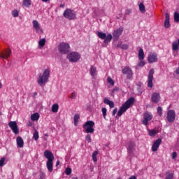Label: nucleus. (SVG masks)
<instances>
[{"instance_id":"1","label":"nucleus","mask_w":179,"mask_h":179,"mask_svg":"<svg viewBox=\"0 0 179 179\" xmlns=\"http://www.w3.org/2000/svg\"><path fill=\"white\" fill-rule=\"evenodd\" d=\"M44 157L45 159H48V161L46 162V167L48 170L49 173H52L53 167H54V159H55V157H54V154L50 150H45L44 152Z\"/></svg>"},{"instance_id":"2","label":"nucleus","mask_w":179,"mask_h":179,"mask_svg":"<svg viewBox=\"0 0 179 179\" xmlns=\"http://www.w3.org/2000/svg\"><path fill=\"white\" fill-rule=\"evenodd\" d=\"M134 103H135V98L130 97L120 108V110L117 112V116L121 117V115H122V113H125V111H127V110H128V108H129L131 106H134Z\"/></svg>"},{"instance_id":"3","label":"nucleus","mask_w":179,"mask_h":179,"mask_svg":"<svg viewBox=\"0 0 179 179\" xmlns=\"http://www.w3.org/2000/svg\"><path fill=\"white\" fill-rule=\"evenodd\" d=\"M50 69H46L43 73V75L39 76L37 80V83L43 87V86H45L47 83L48 82V79H50Z\"/></svg>"},{"instance_id":"4","label":"nucleus","mask_w":179,"mask_h":179,"mask_svg":"<svg viewBox=\"0 0 179 179\" xmlns=\"http://www.w3.org/2000/svg\"><path fill=\"white\" fill-rule=\"evenodd\" d=\"M94 122L92 120L87 121L83 125V128L87 134H93L94 132Z\"/></svg>"},{"instance_id":"5","label":"nucleus","mask_w":179,"mask_h":179,"mask_svg":"<svg viewBox=\"0 0 179 179\" xmlns=\"http://www.w3.org/2000/svg\"><path fill=\"white\" fill-rule=\"evenodd\" d=\"M58 50L61 54H68L71 51V46L66 43H60L58 45Z\"/></svg>"},{"instance_id":"6","label":"nucleus","mask_w":179,"mask_h":179,"mask_svg":"<svg viewBox=\"0 0 179 179\" xmlns=\"http://www.w3.org/2000/svg\"><path fill=\"white\" fill-rule=\"evenodd\" d=\"M64 17L69 20H75L76 19V13L71 8H66L63 13Z\"/></svg>"},{"instance_id":"7","label":"nucleus","mask_w":179,"mask_h":179,"mask_svg":"<svg viewBox=\"0 0 179 179\" xmlns=\"http://www.w3.org/2000/svg\"><path fill=\"white\" fill-rule=\"evenodd\" d=\"M97 36L99 38L104 40L105 44H107V43H110L113 40V35H111V34H108L107 35L106 34V33L97 31Z\"/></svg>"},{"instance_id":"8","label":"nucleus","mask_w":179,"mask_h":179,"mask_svg":"<svg viewBox=\"0 0 179 179\" xmlns=\"http://www.w3.org/2000/svg\"><path fill=\"white\" fill-rule=\"evenodd\" d=\"M143 119L142 120L143 125L148 127L149 125V121H152L153 119V115L150 112H145L143 115Z\"/></svg>"},{"instance_id":"9","label":"nucleus","mask_w":179,"mask_h":179,"mask_svg":"<svg viewBox=\"0 0 179 179\" xmlns=\"http://www.w3.org/2000/svg\"><path fill=\"white\" fill-rule=\"evenodd\" d=\"M67 59H69L70 62H78V61L80 59V55L76 52H71L67 55Z\"/></svg>"},{"instance_id":"10","label":"nucleus","mask_w":179,"mask_h":179,"mask_svg":"<svg viewBox=\"0 0 179 179\" xmlns=\"http://www.w3.org/2000/svg\"><path fill=\"white\" fill-rule=\"evenodd\" d=\"M153 75H155V69H151L148 73V80H147V86L152 89L153 87Z\"/></svg>"},{"instance_id":"11","label":"nucleus","mask_w":179,"mask_h":179,"mask_svg":"<svg viewBox=\"0 0 179 179\" xmlns=\"http://www.w3.org/2000/svg\"><path fill=\"white\" fill-rule=\"evenodd\" d=\"M122 72L123 75H126L127 79H132L134 72L132 71V69H131L130 66H125L122 69Z\"/></svg>"},{"instance_id":"12","label":"nucleus","mask_w":179,"mask_h":179,"mask_svg":"<svg viewBox=\"0 0 179 179\" xmlns=\"http://www.w3.org/2000/svg\"><path fill=\"white\" fill-rule=\"evenodd\" d=\"M166 120L168 122H174L176 121V111L174 110H169L166 113Z\"/></svg>"},{"instance_id":"13","label":"nucleus","mask_w":179,"mask_h":179,"mask_svg":"<svg viewBox=\"0 0 179 179\" xmlns=\"http://www.w3.org/2000/svg\"><path fill=\"white\" fill-rule=\"evenodd\" d=\"M122 31H124V27H120L117 29L115 30L113 33V40L115 41H118L120 40V36L122 34Z\"/></svg>"},{"instance_id":"14","label":"nucleus","mask_w":179,"mask_h":179,"mask_svg":"<svg viewBox=\"0 0 179 179\" xmlns=\"http://www.w3.org/2000/svg\"><path fill=\"white\" fill-rule=\"evenodd\" d=\"M162 99V96H160V93L153 92L151 94V101L154 103V104H157V103L160 102Z\"/></svg>"},{"instance_id":"15","label":"nucleus","mask_w":179,"mask_h":179,"mask_svg":"<svg viewBox=\"0 0 179 179\" xmlns=\"http://www.w3.org/2000/svg\"><path fill=\"white\" fill-rule=\"evenodd\" d=\"M8 127L13 131L15 135H19V128L17 127V123L15 121H10L8 123Z\"/></svg>"},{"instance_id":"16","label":"nucleus","mask_w":179,"mask_h":179,"mask_svg":"<svg viewBox=\"0 0 179 179\" xmlns=\"http://www.w3.org/2000/svg\"><path fill=\"white\" fill-rule=\"evenodd\" d=\"M135 146H136V145L135 144V142L130 141L129 143L128 147H127V152L129 156H132V155H134V152H135Z\"/></svg>"},{"instance_id":"17","label":"nucleus","mask_w":179,"mask_h":179,"mask_svg":"<svg viewBox=\"0 0 179 179\" xmlns=\"http://www.w3.org/2000/svg\"><path fill=\"white\" fill-rule=\"evenodd\" d=\"M33 28L34 29L36 33H41L43 34V29H41V27H40V24L38 23V21L34 20L32 22Z\"/></svg>"},{"instance_id":"18","label":"nucleus","mask_w":179,"mask_h":179,"mask_svg":"<svg viewBox=\"0 0 179 179\" xmlns=\"http://www.w3.org/2000/svg\"><path fill=\"white\" fill-rule=\"evenodd\" d=\"M148 61L149 64H154V62H157V54L155 52H151L148 57Z\"/></svg>"},{"instance_id":"19","label":"nucleus","mask_w":179,"mask_h":179,"mask_svg":"<svg viewBox=\"0 0 179 179\" xmlns=\"http://www.w3.org/2000/svg\"><path fill=\"white\" fill-rule=\"evenodd\" d=\"M10 54H12V50L7 49L0 54V57L3 59H8V58H10Z\"/></svg>"},{"instance_id":"20","label":"nucleus","mask_w":179,"mask_h":179,"mask_svg":"<svg viewBox=\"0 0 179 179\" xmlns=\"http://www.w3.org/2000/svg\"><path fill=\"white\" fill-rule=\"evenodd\" d=\"M160 145H162V139L158 138L154 142L152 146V152H157V149H159Z\"/></svg>"},{"instance_id":"21","label":"nucleus","mask_w":179,"mask_h":179,"mask_svg":"<svg viewBox=\"0 0 179 179\" xmlns=\"http://www.w3.org/2000/svg\"><path fill=\"white\" fill-rule=\"evenodd\" d=\"M164 27L166 29H170L171 24H170V15L169 13H166L165 14V20H164Z\"/></svg>"},{"instance_id":"22","label":"nucleus","mask_w":179,"mask_h":179,"mask_svg":"<svg viewBox=\"0 0 179 179\" xmlns=\"http://www.w3.org/2000/svg\"><path fill=\"white\" fill-rule=\"evenodd\" d=\"M90 74L92 78L97 76V68L96 66H92L90 69Z\"/></svg>"},{"instance_id":"23","label":"nucleus","mask_w":179,"mask_h":179,"mask_svg":"<svg viewBox=\"0 0 179 179\" xmlns=\"http://www.w3.org/2000/svg\"><path fill=\"white\" fill-rule=\"evenodd\" d=\"M16 142L18 148H23L24 146V141L21 136L17 137Z\"/></svg>"},{"instance_id":"24","label":"nucleus","mask_w":179,"mask_h":179,"mask_svg":"<svg viewBox=\"0 0 179 179\" xmlns=\"http://www.w3.org/2000/svg\"><path fill=\"white\" fill-rule=\"evenodd\" d=\"M103 103L104 104H107L108 106H109L110 108H114V103L110 99L104 98Z\"/></svg>"},{"instance_id":"25","label":"nucleus","mask_w":179,"mask_h":179,"mask_svg":"<svg viewBox=\"0 0 179 179\" xmlns=\"http://www.w3.org/2000/svg\"><path fill=\"white\" fill-rule=\"evenodd\" d=\"M138 59L140 61H143V59H145V52H143V48H141L138 50Z\"/></svg>"},{"instance_id":"26","label":"nucleus","mask_w":179,"mask_h":179,"mask_svg":"<svg viewBox=\"0 0 179 179\" xmlns=\"http://www.w3.org/2000/svg\"><path fill=\"white\" fill-rule=\"evenodd\" d=\"M40 118V115L37 113H34L31 115V121H38V119Z\"/></svg>"},{"instance_id":"27","label":"nucleus","mask_w":179,"mask_h":179,"mask_svg":"<svg viewBox=\"0 0 179 179\" xmlns=\"http://www.w3.org/2000/svg\"><path fill=\"white\" fill-rule=\"evenodd\" d=\"M22 5L26 8H30L31 6V0H24Z\"/></svg>"},{"instance_id":"28","label":"nucleus","mask_w":179,"mask_h":179,"mask_svg":"<svg viewBox=\"0 0 179 179\" xmlns=\"http://www.w3.org/2000/svg\"><path fill=\"white\" fill-rule=\"evenodd\" d=\"M59 108V106L58 103H55L52 106V113H58V110Z\"/></svg>"},{"instance_id":"29","label":"nucleus","mask_w":179,"mask_h":179,"mask_svg":"<svg viewBox=\"0 0 179 179\" xmlns=\"http://www.w3.org/2000/svg\"><path fill=\"white\" fill-rule=\"evenodd\" d=\"M178 45H179L177 43V41H173L172 43V50H173V51H178V50H179Z\"/></svg>"},{"instance_id":"30","label":"nucleus","mask_w":179,"mask_h":179,"mask_svg":"<svg viewBox=\"0 0 179 179\" xmlns=\"http://www.w3.org/2000/svg\"><path fill=\"white\" fill-rule=\"evenodd\" d=\"M139 8V10L140 12H141V13H145V12H146V10L145 8V5L143 4V3H141L138 6Z\"/></svg>"},{"instance_id":"31","label":"nucleus","mask_w":179,"mask_h":179,"mask_svg":"<svg viewBox=\"0 0 179 179\" xmlns=\"http://www.w3.org/2000/svg\"><path fill=\"white\" fill-rule=\"evenodd\" d=\"M79 118H80V116L79 115L76 114L74 115L73 120H74V125L76 127L78 125V122H79Z\"/></svg>"},{"instance_id":"32","label":"nucleus","mask_w":179,"mask_h":179,"mask_svg":"<svg viewBox=\"0 0 179 179\" xmlns=\"http://www.w3.org/2000/svg\"><path fill=\"white\" fill-rule=\"evenodd\" d=\"M148 134L150 136H156L157 131L156 129L148 130Z\"/></svg>"},{"instance_id":"33","label":"nucleus","mask_w":179,"mask_h":179,"mask_svg":"<svg viewBox=\"0 0 179 179\" xmlns=\"http://www.w3.org/2000/svg\"><path fill=\"white\" fill-rule=\"evenodd\" d=\"M97 155H99V151H94L92 153V160L94 162H97Z\"/></svg>"},{"instance_id":"34","label":"nucleus","mask_w":179,"mask_h":179,"mask_svg":"<svg viewBox=\"0 0 179 179\" xmlns=\"http://www.w3.org/2000/svg\"><path fill=\"white\" fill-rule=\"evenodd\" d=\"M39 47H44L45 45V38H42L38 41Z\"/></svg>"},{"instance_id":"35","label":"nucleus","mask_w":179,"mask_h":179,"mask_svg":"<svg viewBox=\"0 0 179 179\" xmlns=\"http://www.w3.org/2000/svg\"><path fill=\"white\" fill-rule=\"evenodd\" d=\"M173 17H174V21H175L176 23H178V22H179V13H177V12H175V13H174Z\"/></svg>"},{"instance_id":"36","label":"nucleus","mask_w":179,"mask_h":179,"mask_svg":"<svg viewBox=\"0 0 179 179\" xmlns=\"http://www.w3.org/2000/svg\"><path fill=\"white\" fill-rule=\"evenodd\" d=\"M107 82L110 86H114V80L111 77H108Z\"/></svg>"},{"instance_id":"37","label":"nucleus","mask_w":179,"mask_h":179,"mask_svg":"<svg viewBox=\"0 0 179 179\" xmlns=\"http://www.w3.org/2000/svg\"><path fill=\"white\" fill-rule=\"evenodd\" d=\"M157 113H158V115L159 117H162V115H163V109L162 108V107L159 106L157 108Z\"/></svg>"},{"instance_id":"38","label":"nucleus","mask_w":179,"mask_h":179,"mask_svg":"<svg viewBox=\"0 0 179 179\" xmlns=\"http://www.w3.org/2000/svg\"><path fill=\"white\" fill-rule=\"evenodd\" d=\"M101 111H102L103 117L104 120H106V117L107 115V108H102Z\"/></svg>"},{"instance_id":"39","label":"nucleus","mask_w":179,"mask_h":179,"mask_svg":"<svg viewBox=\"0 0 179 179\" xmlns=\"http://www.w3.org/2000/svg\"><path fill=\"white\" fill-rule=\"evenodd\" d=\"M33 138L35 141H38V131H37V130L34 131Z\"/></svg>"},{"instance_id":"40","label":"nucleus","mask_w":179,"mask_h":179,"mask_svg":"<svg viewBox=\"0 0 179 179\" xmlns=\"http://www.w3.org/2000/svg\"><path fill=\"white\" fill-rule=\"evenodd\" d=\"M173 178H174V174L167 172L166 179H173Z\"/></svg>"},{"instance_id":"41","label":"nucleus","mask_w":179,"mask_h":179,"mask_svg":"<svg viewBox=\"0 0 179 179\" xmlns=\"http://www.w3.org/2000/svg\"><path fill=\"white\" fill-rule=\"evenodd\" d=\"M12 15L13 17H17V16H19V11L17 10H14L12 11Z\"/></svg>"},{"instance_id":"42","label":"nucleus","mask_w":179,"mask_h":179,"mask_svg":"<svg viewBox=\"0 0 179 179\" xmlns=\"http://www.w3.org/2000/svg\"><path fill=\"white\" fill-rule=\"evenodd\" d=\"M5 160H6V159L5 157H2L0 159V167H3V166L5 165Z\"/></svg>"},{"instance_id":"43","label":"nucleus","mask_w":179,"mask_h":179,"mask_svg":"<svg viewBox=\"0 0 179 179\" xmlns=\"http://www.w3.org/2000/svg\"><path fill=\"white\" fill-rule=\"evenodd\" d=\"M65 173H66V176H71V174L72 173V169L66 168Z\"/></svg>"},{"instance_id":"44","label":"nucleus","mask_w":179,"mask_h":179,"mask_svg":"<svg viewBox=\"0 0 179 179\" xmlns=\"http://www.w3.org/2000/svg\"><path fill=\"white\" fill-rule=\"evenodd\" d=\"M39 177V179H45V173H44L43 171H41Z\"/></svg>"},{"instance_id":"45","label":"nucleus","mask_w":179,"mask_h":179,"mask_svg":"<svg viewBox=\"0 0 179 179\" xmlns=\"http://www.w3.org/2000/svg\"><path fill=\"white\" fill-rule=\"evenodd\" d=\"M85 139L87 141L88 143H90V142H92V137L90 136V134H87Z\"/></svg>"},{"instance_id":"46","label":"nucleus","mask_w":179,"mask_h":179,"mask_svg":"<svg viewBox=\"0 0 179 179\" xmlns=\"http://www.w3.org/2000/svg\"><path fill=\"white\" fill-rule=\"evenodd\" d=\"M76 97V92H75V91H73L71 93V95L70 96V99H71L73 100V99H75Z\"/></svg>"},{"instance_id":"47","label":"nucleus","mask_w":179,"mask_h":179,"mask_svg":"<svg viewBox=\"0 0 179 179\" xmlns=\"http://www.w3.org/2000/svg\"><path fill=\"white\" fill-rule=\"evenodd\" d=\"M145 65H146L145 61L141 60V62L138 63V66H145Z\"/></svg>"},{"instance_id":"48","label":"nucleus","mask_w":179,"mask_h":179,"mask_svg":"<svg viewBox=\"0 0 179 179\" xmlns=\"http://www.w3.org/2000/svg\"><path fill=\"white\" fill-rule=\"evenodd\" d=\"M122 50H128V45L127 44L122 45Z\"/></svg>"},{"instance_id":"49","label":"nucleus","mask_w":179,"mask_h":179,"mask_svg":"<svg viewBox=\"0 0 179 179\" xmlns=\"http://www.w3.org/2000/svg\"><path fill=\"white\" fill-rule=\"evenodd\" d=\"M131 13H132V10H131V9L126 10V12H125L126 15H131Z\"/></svg>"},{"instance_id":"50","label":"nucleus","mask_w":179,"mask_h":179,"mask_svg":"<svg viewBox=\"0 0 179 179\" xmlns=\"http://www.w3.org/2000/svg\"><path fill=\"white\" fill-rule=\"evenodd\" d=\"M120 88L118 87H115L113 90H112V93H115V92H118Z\"/></svg>"},{"instance_id":"51","label":"nucleus","mask_w":179,"mask_h":179,"mask_svg":"<svg viewBox=\"0 0 179 179\" xmlns=\"http://www.w3.org/2000/svg\"><path fill=\"white\" fill-rule=\"evenodd\" d=\"M177 157V152H173L172 153V159H176Z\"/></svg>"},{"instance_id":"52","label":"nucleus","mask_w":179,"mask_h":179,"mask_svg":"<svg viewBox=\"0 0 179 179\" xmlns=\"http://www.w3.org/2000/svg\"><path fill=\"white\" fill-rule=\"evenodd\" d=\"M117 48H122V42H119L117 45Z\"/></svg>"},{"instance_id":"53","label":"nucleus","mask_w":179,"mask_h":179,"mask_svg":"<svg viewBox=\"0 0 179 179\" xmlns=\"http://www.w3.org/2000/svg\"><path fill=\"white\" fill-rule=\"evenodd\" d=\"M118 108H115V109L113 110V115H115L117 114Z\"/></svg>"},{"instance_id":"54","label":"nucleus","mask_w":179,"mask_h":179,"mask_svg":"<svg viewBox=\"0 0 179 179\" xmlns=\"http://www.w3.org/2000/svg\"><path fill=\"white\" fill-rule=\"evenodd\" d=\"M129 179H136V176H132Z\"/></svg>"},{"instance_id":"55","label":"nucleus","mask_w":179,"mask_h":179,"mask_svg":"<svg viewBox=\"0 0 179 179\" xmlns=\"http://www.w3.org/2000/svg\"><path fill=\"white\" fill-rule=\"evenodd\" d=\"M176 73L177 75H179V68H178L176 70Z\"/></svg>"},{"instance_id":"56","label":"nucleus","mask_w":179,"mask_h":179,"mask_svg":"<svg viewBox=\"0 0 179 179\" xmlns=\"http://www.w3.org/2000/svg\"><path fill=\"white\" fill-rule=\"evenodd\" d=\"M60 8H65V4L60 5Z\"/></svg>"},{"instance_id":"57","label":"nucleus","mask_w":179,"mask_h":179,"mask_svg":"<svg viewBox=\"0 0 179 179\" xmlns=\"http://www.w3.org/2000/svg\"><path fill=\"white\" fill-rule=\"evenodd\" d=\"M50 0H41L42 2H48Z\"/></svg>"},{"instance_id":"58","label":"nucleus","mask_w":179,"mask_h":179,"mask_svg":"<svg viewBox=\"0 0 179 179\" xmlns=\"http://www.w3.org/2000/svg\"><path fill=\"white\" fill-rule=\"evenodd\" d=\"M56 166H59V161H57V162Z\"/></svg>"},{"instance_id":"59","label":"nucleus","mask_w":179,"mask_h":179,"mask_svg":"<svg viewBox=\"0 0 179 179\" xmlns=\"http://www.w3.org/2000/svg\"><path fill=\"white\" fill-rule=\"evenodd\" d=\"M34 96H37V92H34Z\"/></svg>"},{"instance_id":"60","label":"nucleus","mask_w":179,"mask_h":179,"mask_svg":"<svg viewBox=\"0 0 179 179\" xmlns=\"http://www.w3.org/2000/svg\"><path fill=\"white\" fill-rule=\"evenodd\" d=\"M29 127H31V122L28 123Z\"/></svg>"},{"instance_id":"61","label":"nucleus","mask_w":179,"mask_h":179,"mask_svg":"<svg viewBox=\"0 0 179 179\" xmlns=\"http://www.w3.org/2000/svg\"><path fill=\"white\" fill-rule=\"evenodd\" d=\"M2 88V83H0V89Z\"/></svg>"},{"instance_id":"62","label":"nucleus","mask_w":179,"mask_h":179,"mask_svg":"<svg viewBox=\"0 0 179 179\" xmlns=\"http://www.w3.org/2000/svg\"><path fill=\"white\" fill-rule=\"evenodd\" d=\"M72 179H78V177L73 178Z\"/></svg>"},{"instance_id":"63","label":"nucleus","mask_w":179,"mask_h":179,"mask_svg":"<svg viewBox=\"0 0 179 179\" xmlns=\"http://www.w3.org/2000/svg\"><path fill=\"white\" fill-rule=\"evenodd\" d=\"M2 113L0 112V115H1Z\"/></svg>"}]
</instances>
